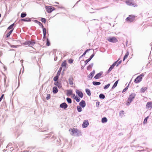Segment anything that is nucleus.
<instances>
[{
  "mask_svg": "<svg viewBox=\"0 0 152 152\" xmlns=\"http://www.w3.org/2000/svg\"><path fill=\"white\" fill-rule=\"evenodd\" d=\"M144 76V74L143 73H142L138 76L134 80V82L135 83H139L141 81L142 77Z\"/></svg>",
  "mask_w": 152,
  "mask_h": 152,
  "instance_id": "4",
  "label": "nucleus"
},
{
  "mask_svg": "<svg viewBox=\"0 0 152 152\" xmlns=\"http://www.w3.org/2000/svg\"><path fill=\"white\" fill-rule=\"evenodd\" d=\"M120 58L118 59V60H117V61H115L113 64L112 65L115 66L116 65L117 62L119 60Z\"/></svg>",
  "mask_w": 152,
  "mask_h": 152,
  "instance_id": "47",
  "label": "nucleus"
},
{
  "mask_svg": "<svg viewBox=\"0 0 152 152\" xmlns=\"http://www.w3.org/2000/svg\"><path fill=\"white\" fill-rule=\"evenodd\" d=\"M54 84L56 86H57L58 85H59V83H58V81H57L56 82H55L54 83Z\"/></svg>",
  "mask_w": 152,
  "mask_h": 152,
  "instance_id": "54",
  "label": "nucleus"
},
{
  "mask_svg": "<svg viewBox=\"0 0 152 152\" xmlns=\"http://www.w3.org/2000/svg\"><path fill=\"white\" fill-rule=\"evenodd\" d=\"M104 49V48H100L99 50L102 52H103L105 51V50Z\"/></svg>",
  "mask_w": 152,
  "mask_h": 152,
  "instance_id": "53",
  "label": "nucleus"
},
{
  "mask_svg": "<svg viewBox=\"0 0 152 152\" xmlns=\"http://www.w3.org/2000/svg\"><path fill=\"white\" fill-rule=\"evenodd\" d=\"M14 28H13L12 29H11V30L9 32V33H10L11 34L13 32L14 30Z\"/></svg>",
  "mask_w": 152,
  "mask_h": 152,
  "instance_id": "56",
  "label": "nucleus"
},
{
  "mask_svg": "<svg viewBox=\"0 0 152 152\" xmlns=\"http://www.w3.org/2000/svg\"><path fill=\"white\" fill-rule=\"evenodd\" d=\"M129 84L128 85L126 86L125 88H124L123 90L122 91V93H124L128 89V88H129Z\"/></svg>",
  "mask_w": 152,
  "mask_h": 152,
  "instance_id": "45",
  "label": "nucleus"
},
{
  "mask_svg": "<svg viewBox=\"0 0 152 152\" xmlns=\"http://www.w3.org/2000/svg\"><path fill=\"white\" fill-rule=\"evenodd\" d=\"M86 53H85V52H84L83 54V55H82V56H85V55L86 54Z\"/></svg>",
  "mask_w": 152,
  "mask_h": 152,
  "instance_id": "64",
  "label": "nucleus"
},
{
  "mask_svg": "<svg viewBox=\"0 0 152 152\" xmlns=\"http://www.w3.org/2000/svg\"><path fill=\"white\" fill-rule=\"evenodd\" d=\"M81 1V0H79L78 1H77L76 2V3L74 5V6H73V8H74L75 6L77 4L80 2V1Z\"/></svg>",
  "mask_w": 152,
  "mask_h": 152,
  "instance_id": "60",
  "label": "nucleus"
},
{
  "mask_svg": "<svg viewBox=\"0 0 152 152\" xmlns=\"http://www.w3.org/2000/svg\"><path fill=\"white\" fill-rule=\"evenodd\" d=\"M106 40L110 42L116 43L118 42V40L114 36H110L106 38Z\"/></svg>",
  "mask_w": 152,
  "mask_h": 152,
  "instance_id": "2",
  "label": "nucleus"
},
{
  "mask_svg": "<svg viewBox=\"0 0 152 152\" xmlns=\"http://www.w3.org/2000/svg\"><path fill=\"white\" fill-rule=\"evenodd\" d=\"M69 84L71 85H72L73 84V80H74L73 77H70L69 79Z\"/></svg>",
  "mask_w": 152,
  "mask_h": 152,
  "instance_id": "18",
  "label": "nucleus"
},
{
  "mask_svg": "<svg viewBox=\"0 0 152 152\" xmlns=\"http://www.w3.org/2000/svg\"><path fill=\"white\" fill-rule=\"evenodd\" d=\"M126 2L128 5L131 6H133V2H132L129 0H127L126 1Z\"/></svg>",
  "mask_w": 152,
  "mask_h": 152,
  "instance_id": "21",
  "label": "nucleus"
},
{
  "mask_svg": "<svg viewBox=\"0 0 152 152\" xmlns=\"http://www.w3.org/2000/svg\"><path fill=\"white\" fill-rule=\"evenodd\" d=\"M67 65V63H66V61H64L62 63V64H61V67H66V66Z\"/></svg>",
  "mask_w": 152,
  "mask_h": 152,
  "instance_id": "37",
  "label": "nucleus"
},
{
  "mask_svg": "<svg viewBox=\"0 0 152 152\" xmlns=\"http://www.w3.org/2000/svg\"><path fill=\"white\" fill-rule=\"evenodd\" d=\"M103 72H100L99 73L97 74L94 77V78L95 79H99L100 77L102 74Z\"/></svg>",
  "mask_w": 152,
  "mask_h": 152,
  "instance_id": "13",
  "label": "nucleus"
},
{
  "mask_svg": "<svg viewBox=\"0 0 152 152\" xmlns=\"http://www.w3.org/2000/svg\"><path fill=\"white\" fill-rule=\"evenodd\" d=\"M94 65L93 63H91L87 67V69L88 70H89L91 68H92Z\"/></svg>",
  "mask_w": 152,
  "mask_h": 152,
  "instance_id": "30",
  "label": "nucleus"
},
{
  "mask_svg": "<svg viewBox=\"0 0 152 152\" xmlns=\"http://www.w3.org/2000/svg\"><path fill=\"white\" fill-rule=\"evenodd\" d=\"M95 55V53H93L90 56L89 58L91 60L92 58L94 57Z\"/></svg>",
  "mask_w": 152,
  "mask_h": 152,
  "instance_id": "49",
  "label": "nucleus"
},
{
  "mask_svg": "<svg viewBox=\"0 0 152 152\" xmlns=\"http://www.w3.org/2000/svg\"><path fill=\"white\" fill-rule=\"evenodd\" d=\"M77 110L78 112H80L82 111V107L80 106H77Z\"/></svg>",
  "mask_w": 152,
  "mask_h": 152,
  "instance_id": "40",
  "label": "nucleus"
},
{
  "mask_svg": "<svg viewBox=\"0 0 152 152\" xmlns=\"http://www.w3.org/2000/svg\"><path fill=\"white\" fill-rule=\"evenodd\" d=\"M69 131L70 132V134L74 136H76V129H75L74 128L70 129H69Z\"/></svg>",
  "mask_w": 152,
  "mask_h": 152,
  "instance_id": "7",
  "label": "nucleus"
},
{
  "mask_svg": "<svg viewBox=\"0 0 152 152\" xmlns=\"http://www.w3.org/2000/svg\"><path fill=\"white\" fill-rule=\"evenodd\" d=\"M76 136H80L81 135V132L78 129H76Z\"/></svg>",
  "mask_w": 152,
  "mask_h": 152,
  "instance_id": "17",
  "label": "nucleus"
},
{
  "mask_svg": "<svg viewBox=\"0 0 152 152\" xmlns=\"http://www.w3.org/2000/svg\"><path fill=\"white\" fill-rule=\"evenodd\" d=\"M93 50L92 48H90L89 49H88L86 50V51H85V53H87V52H88V51L89 50Z\"/></svg>",
  "mask_w": 152,
  "mask_h": 152,
  "instance_id": "61",
  "label": "nucleus"
},
{
  "mask_svg": "<svg viewBox=\"0 0 152 152\" xmlns=\"http://www.w3.org/2000/svg\"><path fill=\"white\" fill-rule=\"evenodd\" d=\"M39 25L41 28H42V29H43V28H45L43 25L42 24L41 22H40V21L38 23V24Z\"/></svg>",
  "mask_w": 152,
  "mask_h": 152,
  "instance_id": "41",
  "label": "nucleus"
},
{
  "mask_svg": "<svg viewBox=\"0 0 152 152\" xmlns=\"http://www.w3.org/2000/svg\"><path fill=\"white\" fill-rule=\"evenodd\" d=\"M133 99V93H132L129 95V97L126 102V105L128 106H129L130 104V103L132 101Z\"/></svg>",
  "mask_w": 152,
  "mask_h": 152,
  "instance_id": "5",
  "label": "nucleus"
},
{
  "mask_svg": "<svg viewBox=\"0 0 152 152\" xmlns=\"http://www.w3.org/2000/svg\"><path fill=\"white\" fill-rule=\"evenodd\" d=\"M80 106L82 108H84L86 106L85 101L84 100H82L79 103Z\"/></svg>",
  "mask_w": 152,
  "mask_h": 152,
  "instance_id": "11",
  "label": "nucleus"
},
{
  "mask_svg": "<svg viewBox=\"0 0 152 152\" xmlns=\"http://www.w3.org/2000/svg\"><path fill=\"white\" fill-rule=\"evenodd\" d=\"M91 60L89 58L88 59L86 60L85 61V65L84 66H85L87 64V63L90 61Z\"/></svg>",
  "mask_w": 152,
  "mask_h": 152,
  "instance_id": "43",
  "label": "nucleus"
},
{
  "mask_svg": "<svg viewBox=\"0 0 152 152\" xmlns=\"http://www.w3.org/2000/svg\"><path fill=\"white\" fill-rule=\"evenodd\" d=\"M92 84L94 86H96L100 85L101 83L99 82L93 81L92 82Z\"/></svg>",
  "mask_w": 152,
  "mask_h": 152,
  "instance_id": "26",
  "label": "nucleus"
},
{
  "mask_svg": "<svg viewBox=\"0 0 152 152\" xmlns=\"http://www.w3.org/2000/svg\"><path fill=\"white\" fill-rule=\"evenodd\" d=\"M76 93L78 95V96L81 98H82L83 96V93L81 91L77 90L76 91Z\"/></svg>",
  "mask_w": 152,
  "mask_h": 152,
  "instance_id": "10",
  "label": "nucleus"
},
{
  "mask_svg": "<svg viewBox=\"0 0 152 152\" xmlns=\"http://www.w3.org/2000/svg\"><path fill=\"white\" fill-rule=\"evenodd\" d=\"M73 61V60L72 59H70L68 60V62L70 64H72Z\"/></svg>",
  "mask_w": 152,
  "mask_h": 152,
  "instance_id": "51",
  "label": "nucleus"
},
{
  "mask_svg": "<svg viewBox=\"0 0 152 152\" xmlns=\"http://www.w3.org/2000/svg\"><path fill=\"white\" fill-rule=\"evenodd\" d=\"M42 32L43 34V39H45L46 38L47 35V32L46 28H43Z\"/></svg>",
  "mask_w": 152,
  "mask_h": 152,
  "instance_id": "16",
  "label": "nucleus"
},
{
  "mask_svg": "<svg viewBox=\"0 0 152 152\" xmlns=\"http://www.w3.org/2000/svg\"><path fill=\"white\" fill-rule=\"evenodd\" d=\"M50 98V94H48L46 97V99L47 100H48Z\"/></svg>",
  "mask_w": 152,
  "mask_h": 152,
  "instance_id": "48",
  "label": "nucleus"
},
{
  "mask_svg": "<svg viewBox=\"0 0 152 152\" xmlns=\"http://www.w3.org/2000/svg\"><path fill=\"white\" fill-rule=\"evenodd\" d=\"M45 9L46 12L49 13H50L53 11L56 10V9L53 7L48 5L45 6Z\"/></svg>",
  "mask_w": 152,
  "mask_h": 152,
  "instance_id": "3",
  "label": "nucleus"
},
{
  "mask_svg": "<svg viewBox=\"0 0 152 152\" xmlns=\"http://www.w3.org/2000/svg\"><path fill=\"white\" fill-rule=\"evenodd\" d=\"M100 102H96V106L97 107H99V105L100 104Z\"/></svg>",
  "mask_w": 152,
  "mask_h": 152,
  "instance_id": "52",
  "label": "nucleus"
},
{
  "mask_svg": "<svg viewBox=\"0 0 152 152\" xmlns=\"http://www.w3.org/2000/svg\"><path fill=\"white\" fill-rule=\"evenodd\" d=\"M26 15L27 14L26 12H23L21 13L20 17L21 18H23L26 17Z\"/></svg>",
  "mask_w": 152,
  "mask_h": 152,
  "instance_id": "28",
  "label": "nucleus"
},
{
  "mask_svg": "<svg viewBox=\"0 0 152 152\" xmlns=\"http://www.w3.org/2000/svg\"><path fill=\"white\" fill-rule=\"evenodd\" d=\"M54 6L55 7H57V8L58 9H64V10H65V7L62 6L61 4H60V5H54Z\"/></svg>",
  "mask_w": 152,
  "mask_h": 152,
  "instance_id": "20",
  "label": "nucleus"
},
{
  "mask_svg": "<svg viewBox=\"0 0 152 152\" xmlns=\"http://www.w3.org/2000/svg\"><path fill=\"white\" fill-rule=\"evenodd\" d=\"M146 108L149 109L152 107V102H148L146 104Z\"/></svg>",
  "mask_w": 152,
  "mask_h": 152,
  "instance_id": "14",
  "label": "nucleus"
},
{
  "mask_svg": "<svg viewBox=\"0 0 152 152\" xmlns=\"http://www.w3.org/2000/svg\"><path fill=\"white\" fill-rule=\"evenodd\" d=\"M32 21H33L35 23H37V24H38V23L39 22L38 20H33Z\"/></svg>",
  "mask_w": 152,
  "mask_h": 152,
  "instance_id": "59",
  "label": "nucleus"
},
{
  "mask_svg": "<svg viewBox=\"0 0 152 152\" xmlns=\"http://www.w3.org/2000/svg\"><path fill=\"white\" fill-rule=\"evenodd\" d=\"M60 107L64 109H65L68 107V105L65 102H63L60 105Z\"/></svg>",
  "mask_w": 152,
  "mask_h": 152,
  "instance_id": "9",
  "label": "nucleus"
},
{
  "mask_svg": "<svg viewBox=\"0 0 152 152\" xmlns=\"http://www.w3.org/2000/svg\"><path fill=\"white\" fill-rule=\"evenodd\" d=\"M121 62H122V61H121H121H119L117 63V65H116V66H118L119 64H121Z\"/></svg>",
  "mask_w": 152,
  "mask_h": 152,
  "instance_id": "58",
  "label": "nucleus"
},
{
  "mask_svg": "<svg viewBox=\"0 0 152 152\" xmlns=\"http://www.w3.org/2000/svg\"><path fill=\"white\" fill-rule=\"evenodd\" d=\"M59 77L58 76H56L55 77H54L53 78V80L55 82H56L57 81H58V79Z\"/></svg>",
  "mask_w": 152,
  "mask_h": 152,
  "instance_id": "44",
  "label": "nucleus"
},
{
  "mask_svg": "<svg viewBox=\"0 0 152 152\" xmlns=\"http://www.w3.org/2000/svg\"><path fill=\"white\" fill-rule=\"evenodd\" d=\"M67 102L69 104H71L72 102V100L70 98L67 97L66 99Z\"/></svg>",
  "mask_w": 152,
  "mask_h": 152,
  "instance_id": "38",
  "label": "nucleus"
},
{
  "mask_svg": "<svg viewBox=\"0 0 152 152\" xmlns=\"http://www.w3.org/2000/svg\"><path fill=\"white\" fill-rule=\"evenodd\" d=\"M118 80H117L116 81L115 83H114V84L113 85L112 89H113L115 88L117 86L118 83Z\"/></svg>",
  "mask_w": 152,
  "mask_h": 152,
  "instance_id": "31",
  "label": "nucleus"
},
{
  "mask_svg": "<svg viewBox=\"0 0 152 152\" xmlns=\"http://www.w3.org/2000/svg\"><path fill=\"white\" fill-rule=\"evenodd\" d=\"M46 45L47 46H49L50 45V42L49 39H46Z\"/></svg>",
  "mask_w": 152,
  "mask_h": 152,
  "instance_id": "32",
  "label": "nucleus"
},
{
  "mask_svg": "<svg viewBox=\"0 0 152 152\" xmlns=\"http://www.w3.org/2000/svg\"><path fill=\"white\" fill-rule=\"evenodd\" d=\"M21 21H24L25 22H29L31 21V18L28 17H26L24 18H22L20 20Z\"/></svg>",
  "mask_w": 152,
  "mask_h": 152,
  "instance_id": "12",
  "label": "nucleus"
},
{
  "mask_svg": "<svg viewBox=\"0 0 152 152\" xmlns=\"http://www.w3.org/2000/svg\"><path fill=\"white\" fill-rule=\"evenodd\" d=\"M61 72L60 71H58L57 74L56 75V76L59 77V75H60L61 74Z\"/></svg>",
  "mask_w": 152,
  "mask_h": 152,
  "instance_id": "55",
  "label": "nucleus"
},
{
  "mask_svg": "<svg viewBox=\"0 0 152 152\" xmlns=\"http://www.w3.org/2000/svg\"><path fill=\"white\" fill-rule=\"evenodd\" d=\"M15 23H13L10 25L7 28V30H11L13 28H14L13 26H15Z\"/></svg>",
  "mask_w": 152,
  "mask_h": 152,
  "instance_id": "24",
  "label": "nucleus"
},
{
  "mask_svg": "<svg viewBox=\"0 0 152 152\" xmlns=\"http://www.w3.org/2000/svg\"><path fill=\"white\" fill-rule=\"evenodd\" d=\"M105 96L103 94H101L99 95V98L100 99H104L105 98Z\"/></svg>",
  "mask_w": 152,
  "mask_h": 152,
  "instance_id": "36",
  "label": "nucleus"
},
{
  "mask_svg": "<svg viewBox=\"0 0 152 152\" xmlns=\"http://www.w3.org/2000/svg\"><path fill=\"white\" fill-rule=\"evenodd\" d=\"M107 118L106 117H104L102 118L101 121L102 123H104L107 122Z\"/></svg>",
  "mask_w": 152,
  "mask_h": 152,
  "instance_id": "25",
  "label": "nucleus"
},
{
  "mask_svg": "<svg viewBox=\"0 0 152 152\" xmlns=\"http://www.w3.org/2000/svg\"><path fill=\"white\" fill-rule=\"evenodd\" d=\"M40 20L43 23L45 24L47 22V19L44 18H41L40 19Z\"/></svg>",
  "mask_w": 152,
  "mask_h": 152,
  "instance_id": "27",
  "label": "nucleus"
},
{
  "mask_svg": "<svg viewBox=\"0 0 152 152\" xmlns=\"http://www.w3.org/2000/svg\"><path fill=\"white\" fill-rule=\"evenodd\" d=\"M74 99L76 100V101L77 102H79L80 100V98L78 97L77 96H75V97L74 98Z\"/></svg>",
  "mask_w": 152,
  "mask_h": 152,
  "instance_id": "39",
  "label": "nucleus"
},
{
  "mask_svg": "<svg viewBox=\"0 0 152 152\" xmlns=\"http://www.w3.org/2000/svg\"><path fill=\"white\" fill-rule=\"evenodd\" d=\"M11 34L8 32L5 35V37L6 38L9 37L11 35Z\"/></svg>",
  "mask_w": 152,
  "mask_h": 152,
  "instance_id": "50",
  "label": "nucleus"
},
{
  "mask_svg": "<svg viewBox=\"0 0 152 152\" xmlns=\"http://www.w3.org/2000/svg\"><path fill=\"white\" fill-rule=\"evenodd\" d=\"M86 92L88 96H90L91 95L90 90L88 88L86 89Z\"/></svg>",
  "mask_w": 152,
  "mask_h": 152,
  "instance_id": "29",
  "label": "nucleus"
},
{
  "mask_svg": "<svg viewBox=\"0 0 152 152\" xmlns=\"http://www.w3.org/2000/svg\"><path fill=\"white\" fill-rule=\"evenodd\" d=\"M36 43V42L34 41H32L31 40H27L23 43V44L25 45H28V46L33 48V46Z\"/></svg>",
  "mask_w": 152,
  "mask_h": 152,
  "instance_id": "1",
  "label": "nucleus"
},
{
  "mask_svg": "<svg viewBox=\"0 0 152 152\" xmlns=\"http://www.w3.org/2000/svg\"><path fill=\"white\" fill-rule=\"evenodd\" d=\"M114 66L112 64L109 67L108 71L106 72L107 74H108L114 68Z\"/></svg>",
  "mask_w": 152,
  "mask_h": 152,
  "instance_id": "23",
  "label": "nucleus"
},
{
  "mask_svg": "<svg viewBox=\"0 0 152 152\" xmlns=\"http://www.w3.org/2000/svg\"><path fill=\"white\" fill-rule=\"evenodd\" d=\"M124 111L121 110L119 112V116L120 117L122 118L124 116Z\"/></svg>",
  "mask_w": 152,
  "mask_h": 152,
  "instance_id": "35",
  "label": "nucleus"
},
{
  "mask_svg": "<svg viewBox=\"0 0 152 152\" xmlns=\"http://www.w3.org/2000/svg\"><path fill=\"white\" fill-rule=\"evenodd\" d=\"M58 91V90L56 86H54L53 88V94H55L57 93Z\"/></svg>",
  "mask_w": 152,
  "mask_h": 152,
  "instance_id": "19",
  "label": "nucleus"
},
{
  "mask_svg": "<svg viewBox=\"0 0 152 152\" xmlns=\"http://www.w3.org/2000/svg\"><path fill=\"white\" fill-rule=\"evenodd\" d=\"M57 86L59 88H60L62 87L61 84Z\"/></svg>",
  "mask_w": 152,
  "mask_h": 152,
  "instance_id": "62",
  "label": "nucleus"
},
{
  "mask_svg": "<svg viewBox=\"0 0 152 152\" xmlns=\"http://www.w3.org/2000/svg\"><path fill=\"white\" fill-rule=\"evenodd\" d=\"M129 54L128 51H127L126 53L125 54V56H124L123 59V61H124L126 58H127Z\"/></svg>",
  "mask_w": 152,
  "mask_h": 152,
  "instance_id": "34",
  "label": "nucleus"
},
{
  "mask_svg": "<svg viewBox=\"0 0 152 152\" xmlns=\"http://www.w3.org/2000/svg\"><path fill=\"white\" fill-rule=\"evenodd\" d=\"M72 94V90L71 89L67 90L66 92V95L67 96H70Z\"/></svg>",
  "mask_w": 152,
  "mask_h": 152,
  "instance_id": "22",
  "label": "nucleus"
},
{
  "mask_svg": "<svg viewBox=\"0 0 152 152\" xmlns=\"http://www.w3.org/2000/svg\"><path fill=\"white\" fill-rule=\"evenodd\" d=\"M147 89V88L146 87L142 88L140 90V92L142 93H144Z\"/></svg>",
  "mask_w": 152,
  "mask_h": 152,
  "instance_id": "33",
  "label": "nucleus"
},
{
  "mask_svg": "<svg viewBox=\"0 0 152 152\" xmlns=\"http://www.w3.org/2000/svg\"><path fill=\"white\" fill-rule=\"evenodd\" d=\"M125 21L128 23H131L133 22V15H129L125 19Z\"/></svg>",
  "mask_w": 152,
  "mask_h": 152,
  "instance_id": "6",
  "label": "nucleus"
},
{
  "mask_svg": "<svg viewBox=\"0 0 152 152\" xmlns=\"http://www.w3.org/2000/svg\"><path fill=\"white\" fill-rule=\"evenodd\" d=\"M4 96V94H2L1 96V97H0V102H1V101L2 100V99L3 98Z\"/></svg>",
  "mask_w": 152,
  "mask_h": 152,
  "instance_id": "57",
  "label": "nucleus"
},
{
  "mask_svg": "<svg viewBox=\"0 0 152 152\" xmlns=\"http://www.w3.org/2000/svg\"><path fill=\"white\" fill-rule=\"evenodd\" d=\"M140 148H141V147H139V149H138V150L137 151H143V150H140Z\"/></svg>",
  "mask_w": 152,
  "mask_h": 152,
  "instance_id": "63",
  "label": "nucleus"
},
{
  "mask_svg": "<svg viewBox=\"0 0 152 152\" xmlns=\"http://www.w3.org/2000/svg\"><path fill=\"white\" fill-rule=\"evenodd\" d=\"M148 118V116L146 117L144 119V121L143 122V124H145L147 123V120Z\"/></svg>",
  "mask_w": 152,
  "mask_h": 152,
  "instance_id": "46",
  "label": "nucleus"
},
{
  "mask_svg": "<svg viewBox=\"0 0 152 152\" xmlns=\"http://www.w3.org/2000/svg\"><path fill=\"white\" fill-rule=\"evenodd\" d=\"M95 73V71L94 70L92 72H91L90 74L88 76V77L90 79H91Z\"/></svg>",
  "mask_w": 152,
  "mask_h": 152,
  "instance_id": "15",
  "label": "nucleus"
},
{
  "mask_svg": "<svg viewBox=\"0 0 152 152\" xmlns=\"http://www.w3.org/2000/svg\"><path fill=\"white\" fill-rule=\"evenodd\" d=\"M89 124L87 120H85L83 122L82 126L83 128H86L88 126Z\"/></svg>",
  "mask_w": 152,
  "mask_h": 152,
  "instance_id": "8",
  "label": "nucleus"
},
{
  "mask_svg": "<svg viewBox=\"0 0 152 152\" xmlns=\"http://www.w3.org/2000/svg\"><path fill=\"white\" fill-rule=\"evenodd\" d=\"M110 83H108L107 85H105L104 87V89L105 90H106L110 86Z\"/></svg>",
  "mask_w": 152,
  "mask_h": 152,
  "instance_id": "42",
  "label": "nucleus"
}]
</instances>
